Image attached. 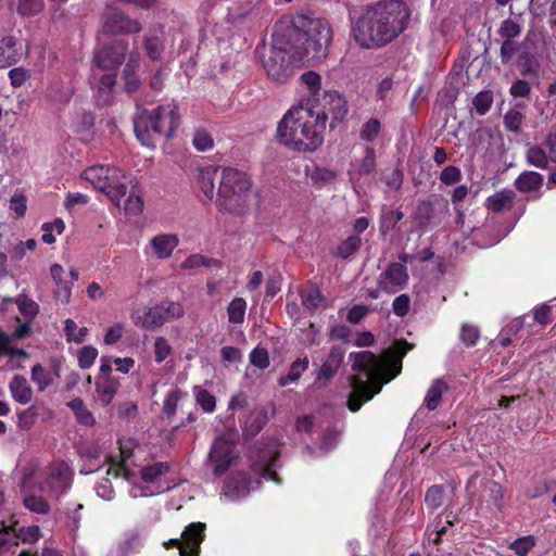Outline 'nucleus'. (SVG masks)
<instances>
[{
	"label": "nucleus",
	"mask_w": 556,
	"mask_h": 556,
	"mask_svg": "<svg viewBox=\"0 0 556 556\" xmlns=\"http://www.w3.org/2000/svg\"><path fill=\"white\" fill-rule=\"evenodd\" d=\"M554 308H556V302L541 305L534 309V319L541 325H546L552 319Z\"/></svg>",
	"instance_id": "obj_59"
},
{
	"label": "nucleus",
	"mask_w": 556,
	"mask_h": 556,
	"mask_svg": "<svg viewBox=\"0 0 556 556\" xmlns=\"http://www.w3.org/2000/svg\"><path fill=\"white\" fill-rule=\"evenodd\" d=\"M205 525L202 522L190 523L181 533V541L172 539L164 542L166 548L177 546L180 556H199L200 544L204 538Z\"/></svg>",
	"instance_id": "obj_14"
},
{
	"label": "nucleus",
	"mask_w": 556,
	"mask_h": 556,
	"mask_svg": "<svg viewBox=\"0 0 556 556\" xmlns=\"http://www.w3.org/2000/svg\"><path fill=\"white\" fill-rule=\"evenodd\" d=\"M279 447L276 441L269 440L266 443L258 444L252 452V471L265 480H273L279 483L276 473Z\"/></svg>",
	"instance_id": "obj_12"
},
{
	"label": "nucleus",
	"mask_w": 556,
	"mask_h": 556,
	"mask_svg": "<svg viewBox=\"0 0 556 556\" xmlns=\"http://www.w3.org/2000/svg\"><path fill=\"white\" fill-rule=\"evenodd\" d=\"M515 199V192L510 189H503L486 199V207L492 212H501L509 208Z\"/></svg>",
	"instance_id": "obj_30"
},
{
	"label": "nucleus",
	"mask_w": 556,
	"mask_h": 556,
	"mask_svg": "<svg viewBox=\"0 0 556 556\" xmlns=\"http://www.w3.org/2000/svg\"><path fill=\"white\" fill-rule=\"evenodd\" d=\"M543 185V176L536 172L526 170L515 180V186L520 192H531L539 190Z\"/></svg>",
	"instance_id": "obj_28"
},
{
	"label": "nucleus",
	"mask_w": 556,
	"mask_h": 556,
	"mask_svg": "<svg viewBox=\"0 0 556 556\" xmlns=\"http://www.w3.org/2000/svg\"><path fill=\"white\" fill-rule=\"evenodd\" d=\"M407 282V268L401 263L390 264L378 280L379 288L388 293H394L403 289Z\"/></svg>",
	"instance_id": "obj_17"
},
{
	"label": "nucleus",
	"mask_w": 556,
	"mask_h": 556,
	"mask_svg": "<svg viewBox=\"0 0 556 556\" xmlns=\"http://www.w3.org/2000/svg\"><path fill=\"white\" fill-rule=\"evenodd\" d=\"M119 382L113 377H101L96 382V399L102 405H109L117 393Z\"/></svg>",
	"instance_id": "obj_25"
},
{
	"label": "nucleus",
	"mask_w": 556,
	"mask_h": 556,
	"mask_svg": "<svg viewBox=\"0 0 556 556\" xmlns=\"http://www.w3.org/2000/svg\"><path fill=\"white\" fill-rule=\"evenodd\" d=\"M213 139L205 131H197L193 137V146L200 152H205L213 148Z\"/></svg>",
	"instance_id": "obj_60"
},
{
	"label": "nucleus",
	"mask_w": 556,
	"mask_h": 556,
	"mask_svg": "<svg viewBox=\"0 0 556 556\" xmlns=\"http://www.w3.org/2000/svg\"><path fill=\"white\" fill-rule=\"evenodd\" d=\"M89 332L87 327H78L77 324L68 318L64 321V333L67 342L83 343Z\"/></svg>",
	"instance_id": "obj_35"
},
{
	"label": "nucleus",
	"mask_w": 556,
	"mask_h": 556,
	"mask_svg": "<svg viewBox=\"0 0 556 556\" xmlns=\"http://www.w3.org/2000/svg\"><path fill=\"white\" fill-rule=\"evenodd\" d=\"M115 85V76L104 74L101 76L100 84L97 88L96 100L98 104L106 105L112 100V88Z\"/></svg>",
	"instance_id": "obj_32"
},
{
	"label": "nucleus",
	"mask_w": 556,
	"mask_h": 556,
	"mask_svg": "<svg viewBox=\"0 0 556 556\" xmlns=\"http://www.w3.org/2000/svg\"><path fill=\"white\" fill-rule=\"evenodd\" d=\"M184 314L185 311L180 303L163 301L148 307L144 312L132 311L130 318L134 325L147 330H153L166 323L182 317Z\"/></svg>",
	"instance_id": "obj_10"
},
{
	"label": "nucleus",
	"mask_w": 556,
	"mask_h": 556,
	"mask_svg": "<svg viewBox=\"0 0 556 556\" xmlns=\"http://www.w3.org/2000/svg\"><path fill=\"white\" fill-rule=\"evenodd\" d=\"M9 78L12 87L20 88L30 78V71L23 66L14 67L10 70Z\"/></svg>",
	"instance_id": "obj_55"
},
{
	"label": "nucleus",
	"mask_w": 556,
	"mask_h": 556,
	"mask_svg": "<svg viewBox=\"0 0 556 556\" xmlns=\"http://www.w3.org/2000/svg\"><path fill=\"white\" fill-rule=\"evenodd\" d=\"M15 303L21 314L27 317H35L39 312V305L25 294H20L15 299Z\"/></svg>",
	"instance_id": "obj_49"
},
{
	"label": "nucleus",
	"mask_w": 556,
	"mask_h": 556,
	"mask_svg": "<svg viewBox=\"0 0 556 556\" xmlns=\"http://www.w3.org/2000/svg\"><path fill=\"white\" fill-rule=\"evenodd\" d=\"M250 362L252 365L261 369L267 368L269 365V356L267 350L264 348H255L250 353Z\"/></svg>",
	"instance_id": "obj_57"
},
{
	"label": "nucleus",
	"mask_w": 556,
	"mask_h": 556,
	"mask_svg": "<svg viewBox=\"0 0 556 556\" xmlns=\"http://www.w3.org/2000/svg\"><path fill=\"white\" fill-rule=\"evenodd\" d=\"M410 11L401 0L368 5L352 23L351 36L363 49H378L397 38L407 27Z\"/></svg>",
	"instance_id": "obj_1"
},
{
	"label": "nucleus",
	"mask_w": 556,
	"mask_h": 556,
	"mask_svg": "<svg viewBox=\"0 0 556 556\" xmlns=\"http://www.w3.org/2000/svg\"><path fill=\"white\" fill-rule=\"evenodd\" d=\"M65 230V223L62 218H55L51 223H45L41 226L42 241L46 244H53L56 240L55 235L60 236Z\"/></svg>",
	"instance_id": "obj_34"
},
{
	"label": "nucleus",
	"mask_w": 556,
	"mask_h": 556,
	"mask_svg": "<svg viewBox=\"0 0 556 556\" xmlns=\"http://www.w3.org/2000/svg\"><path fill=\"white\" fill-rule=\"evenodd\" d=\"M144 47L148 55L152 60H157L163 51V45L156 37H148L144 40Z\"/></svg>",
	"instance_id": "obj_64"
},
{
	"label": "nucleus",
	"mask_w": 556,
	"mask_h": 556,
	"mask_svg": "<svg viewBox=\"0 0 556 556\" xmlns=\"http://www.w3.org/2000/svg\"><path fill=\"white\" fill-rule=\"evenodd\" d=\"M290 42L286 31L277 24L270 46L263 45L256 48L266 74L277 83H287L301 65L307 63L305 59H299L300 51L292 49Z\"/></svg>",
	"instance_id": "obj_5"
},
{
	"label": "nucleus",
	"mask_w": 556,
	"mask_h": 556,
	"mask_svg": "<svg viewBox=\"0 0 556 556\" xmlns=\"http://www.w3.org/2000/svg\"><path fill=\"white\" fill-rule=\"evenodd\" d=\"M80 178L105 193L117 207H121L128 187L134 181L123 169L110 164L91 165L80 173Z\"/></svg>",
	"instance_id": "obj_8"
},
{
	"label": "nucleus",
	"mask_w": 556,
	"mask_h": 556,
	"mask_svg": "<svg viewBox=\"0 0 556 556\" xmlns=\"http://www.w3.org/2000/svg\"><path fill=\"white\" fill-rule=\"evenodd\" d=\"M125 327L122 323H117L111 327H109L104 334V343L106 345H113L117 343L123 334H124Z\"/></svg>",
	"instance_id": "obj_58"
},
{
	"label": "nucleus",
	"mask_w": 556,
	"mask_h": 556,
	"mask_svg": "<svg viewBox=\"0 0 556 556\" xmlns=\"http://www.w3.org/2000/svg\"><path fill=\"white\" fill-rule=\"evenodd\" d=\"M260 480H248L245 475L237 472L232 475L224 488V495L230 501L244 497L251 490L258 486Z\"/></svg>",
	"instance_id": "obj_18"
},
{
	"label": "nucleus",
	"mask_w": 556,
	"mask_h": 556,
	"mask_svg": "<svg viewBox=\"0 0 556 556\" xmlns=\"http://www.w3.org/2000/svg\"><path fill=\"white\" fill-rule=\"evenodd\" d=\"M381 130V124L377 118H370L367 121L359 132V137L362 140L365 141H372L375 140Z\"/></svg>",
	"instance_id": "obj_51"
},
{
	"label": "nucleus",
	"mask_w": 556,
	"mask_h": 556,
	"mask_svg": "<svg viewBox=\"0 0 556 556\" xmlns=\"http://www.w3.org/2000/svg\"><path fill=\"white\" fill-rule=\"evenodd\" d=\"M327 121L326 111H314L303 104L292 106L278 124L277 138L290 150L316 151L324 142Z\"/></svg>",
	"instance_id": "obj_3"
},
{
	"label": "nucleus",
	"mask_w": 556,
	"mask_h": 556,
	"mask_svg": "<svg viewBox=\"0 0 556 556\" xmlns=\"http://www.w3.org/2000/svg\"><path fill=\"white\" fill-rule=\"evenodd\" d=\"M179 244V238L175 233H157L149 241L151 253L159 260H167Z\"/></svg>",
	"instance_id": "obj_19"
},
{
	"label": "nucleus",
	"mask_w": 556,
	"mask_h": 556,
	"mask_svg": "<svg viewBox=\"0 0 556 556\" xmlns=\"http://www.w3.org/2000/svg\"><path fill=\"white\" fill-rule=\"evenodd\" d=\"M442 496H443L442 489L438 485H433V486L429 488L426 493V497H425L426 504L428 505V507L434 509L441 505Z\"/></svg>",
	"instance_id": "obj_61"
},
{
	"label": "nucleus",
	"mask_w": 556,
	"mask_h": 556,
	"mask_svg": "<svg viewBox=\"0 0 556 556\" xmlns=\"http://www.w3.org/2000/svg\"><path fill=\"white\" fill-rule=\"evenodd\" d=\"M21 492L23 496L24 506L35 514L47 515L50 511V505L42 497V492L39 491L38 485L31 477L23 479Z\"/></svg>",
	"instance_id": "obj_16"
},
{
	"label": "nucleus",
	"mask_w": 556,
	"mask_h": 556,
	"mask_svg": "<svg viewBox=\"0 0 556 556\" xmlns=\"http://www.w3.org/2000/svg\"><path fill=\"white\" fill-rule=\"evenodd\" d=\"M168 470L167 463L151 462L124 467L122 476L130 485L128 492L132 498L148 497L164 492L160 480Z\"/></svg>",
	"instance_id": "obj_9"
},
{
	"label": "nucleus",
	"mask_w": 556,
	"mask_h": 556,
	"mask_svg": "<svg viewBox=\"0 0 556 556\" xmlns=\"http://www.w3.org/2000/svg\"><path fill=\"white\" fill-rule=\"evenodd\" d=\"M14 541L17 540L24 543H35L41 536L40 528L38 526L21 527L20 529H11Z\"/></svg>",
	"instance_id": "obj_42"
},
{
	"label": "nucleus",
	"mask_w": 556,
	"mask_h": 556,
	"mask_svg": "<svg viewBox=\"0 0 556 556\" xmlns=\"http://www.w3.org/2000/svg\"><path fill=\"white\" fill-rule=\"evenodd\" d=\"M22 58V49L14 37L7 36L0 39V68L9 67L20 62Z\"/></svg>",
	"instance_id": "obj_20"
},
{
	"label": "nucleus",
	"mask_w": 556,
	"mask_h": 556,
	"mask_svg": "<svg viewBox=\"0 0 556 556\" xmlns=\"http://www.w3.org/2000/svg\"><path fill=\"white\" fill-rule=\"evenodd\" d=\"M104 27L110 33H139L141 24L137 20H132L125 14H114L110 16L104 24Z\"/></svg>",
	"instance_id": "obj_23"
},
{
	"label": "nucleus",
	"mask_w": 556,
	"mask_h": 556,
	"mask_svg": "<svg viewBox=\"0 0 556 556\" xmlns=\"http://www.w3.org/2000/svg\"><path fill=\"white\" fill-rule=\"evenodd\" d=\"M124 210L127 214L130 215H138L143 210V201L135 187H131V190L125 200Z\"/></svg>",
	"instance_id": "obj_48"
},
{
	"label": "nucleus",
	"mask_w": 556,
	"mask_h": 556,
	"mask_svg": "<svg viewBox=\"0 0 556 556\" xmlns=\"http://www.w3.org/2000/svg\"><path fill=\"white\" fill-rule=\"evenodd\" d=\"M247 312V302L242 298H235L227 306L228 320L231 324H242Z\"/></svg>",
	"instance_id": "obj_38"
},
{
	"label": "nucleus",
	"mask_w": 556,
	"mask_h": 556,
	"mask_svg": "<svg viewBox=\"0 0 556 556\" xmlns=\"http://www.w3.org/2000/svg\"><path fill=\"white\" fill-rule=\"evenodd\" d=\"M334 178L336 173L325 167H315L308 174V179L311 184L317 188H321L325 185L332 182Z\"/></svg>",
	"instance_id": "obj_40"
},
{
	"label": "nucleus",
	"mask_w": 556,
	"mask_h": 556,
	"mask_svg": "<svg viewBox=\"0 0 556 556\" xmlns=\"http://www.w3.org/2000/svg\"><path fill=\"white\" fill-rule=\"evenodd\" d=\"M193 394L195 396L197 403L202 407L204 412H214L216 407V399L213 394L199 386L193 388Z\"/></svg>",
	"instance_id": "obj_45"
},
{
	"label": "nucleus",
	"mask_w": 556,
	"mask_h": 556,
	"mask_svg": "<svg viewBox=\"0 0 556 556\" xmlns=\"http://www.w3.org/2000/svg\"><path fill=\"white\" fill-rule=\"evenodd\" d=\"M96 492L99 497L105 501H111L115 495L112 482L108 478H104L97 483Z\"/></svg>",
	"instance_id": "obj_63"
},
{
	"label": "nucleus",
	"mask_w": 556,
	"mask_h": 556,
	"mask_svg": "<svg viewBox=\"0 0 556 556\" xmlns=\"http://www.w3.org/2000/svg\"><path fill=\"white\" fill-rule=\"evenodd\" d=\"M177 105L173 102L157 106L152 112H140L134 128L137 139L144 147H154L153 135L170 137L178 126Z\"/></svg>",
	"instance_id": "obj_7"
},
{
	"label": "nucleus",
	"mask_w": 556,
	"mask_h": 556,
	"mask_svg": "<svg viewBox=\"0 0 556 556\" xmlns=\"http://www.w3.org/2000/svg\"><path fill=\"white\" fill-rule=\"evenodd\" d=\"M173 353V346L165 337H156L153 342L154 361L157 364L163 363Z\"/></svg>",
	"instance_id": "obj_43"
},
{
	"label": "nucleus",
	"mask_w": 556,
	"mask_h": 556,
	"mask_svg": "<svg viewBox=\"0 0 556 556\" xmlns=\"http://www.w3.org/2000/svg\"><path fill=\"white\" fill-rule=\"evenodd\" d=\"M98 350L93 346V345H85L83 346L81 349H79L77 351V362H78V366L81 368V369H88L90 368L97 357H98Z\"/></svg>",
	"instance_id": "obj_46"
},
{
	"label": "nucleus",
	"mask_w": 556,
	"mask_h": 556,
	"mask_svg": "<svg viewBox=\"0 0 556 556\" xmlns=\"http://www.w3.org/2000/svg\"><path fill=\"white\" fill-rule=\"evenodd\" d=\"M255 201L251 177L236 167H222L217 189L216 205L220 211L241 214Z\"/></svg>",
	"instance_id": "obj_6"
},
{
	"label": "nucleus",
	"mask_w": 556,
	"mask_h": 556,
	"mask_svg": "<svg viewBox=\"0 0 556 556\" xmlns=\"http://www.w3.org/2000/svg\"><path fill=\"white\" fill-rule=\"evenodd\" d=\"M126 47L115 45L100 50L94 56V64L100 68H111L119 65L125 58Z\"/></svg>",
	"instance_id": "obj_22"
},
{
	"label": "nucleus",
	"mask_w": 556,
	"mask_h": 556,
	"mask_svg": "<svg viewBox=\"0 0 556 556\" xmlns=\"http://www.w3.org/2000/svg\"><path fill=\"white\" fill-rule=\"evenodd\" d=\"M534 546L535 539L533 535L518 538L509 544V548L514 551L517 556H527Z\"/></svg>",
	"instance_id": "obj_47"
},
{
	"label": "nucleus",
	"mask_w": 556,
	"mask_h": 556,
	"mask_svg": "<svg viewBox=\"0 0 556 556\" xmlns=\"http://www.w3.org/2000/svg\"><path fill=\"white\" fill-rule=\"evenodd\" d=\"M290 39L291 48L300 51L299 59L307 63H321L328 58L333 31L330 23L321 17L296 14L278 23Z\"/></svg>",
	"instance_id": "obj_4"
},
{
	"label": "nucleus",
	"mask_w": 556,
	"mask_h": 556,
	"mask_svg": "<svg viewBox=\"0 0 556 556\" xmlns=\"http://www.w3.org/2000/svg\"><path fill=\"white\" fill-rule=\"evenodd\" d=\"M42 0H17L16 10L22 15H35L42 10Z\"/></svg>",
	"instance_id": "obj_54"
},
{
	"label": "nucleus",
	"mask_w": 556,
	"mask_h": 556,
	"mask_svg": "<svg viewBox=\"0 0 556 556\" xmlns=\"http://www.w3.org/2000/svg\"><path fill=\"white\" fill-rule=\"evenodd\" d=\"M67 406L73 410L79 424L91 426L94 424V418L91 412L86 407L80 399H74L67 403Z\"/></svg>",
	"instance_id": "obj_37"
},
{
	"label": "nucleus",
	"mask_w": 556,
	"mask_h": 556,
	"mask_svg": "<svg viewBox=\"0 0 556 556\" xmlns=\"http://www.w3.org/2000/svg\"><path fill=\"white\" fill-rule=\"evenodd\" d=\"M300 84L312 98H316L321 90V76L315 71L304 72Z\"/></svg>",
	"instance_id": "obj_33"
},
{
	"label": "nucleus",
	"mask_w": 556,
	"mask_h": 556,
	"mask_svg": "<svg viewBox=\"0 0 556 556\" xmlns=\"http://www.w3.org/2000/svg\"><path fill=\"white\" fill-rule=\"evenodd\" d=\"M31 380L37 384L39 391H45L53 383L51 372L46 370L41 365L37 364L31 368Z\"/></svg>",
	"instance_id": "obj_44"
},
{
	"label": "nucleus",
	"mask_w": 556,
	"mask_h": 556,
	"mask_svg": "<svg viewBox=\"0 0 556 556\" xmlns=\"http://www.w3.org/2000/svg\"><path fill=\"white\" fill-rule=\"evenodd\" d=\"M237 438V432L230 430L214 440L208 454V462L213 466L215 476L224 475L238 462Z\"/></svg>",
	"instance_id": "obj_11"
},
{
	"label": "nucleus",
	"mask_w": 556,
	"mask_h": 556,
	"mask_svg": "<svg viewBox=\"0 0 556 556\" xmlns=\"http://www.w3.org/2000/svg\"><path fill=\"white\" fill-rule=\"evenodd\" d=\"M10 392L12 397L20 404H28L33 397V391L26 378L23 376H14L10 382Z\"/></svg>",
	"instance_id": "obj_27"
},
{
	"label": "nucleus",
	"mask_w": 556,
	"mask_h": 556,
	"mask_svg": "<svg viewBox=\"0 0 556 556\" xmlns=\"http://www.w3.org/2000/svg\"><path fill=\"white\" fill-rule=\"evenodd\" d=\"M218 172L220 173L218 167L213 165L199 168L198 170V186L200 190L204 193V195L211 201H216L217 198L215 180L217 177L219 178Z\"/></svg>",
	"instance_id": "obj_21"
},
{
	"label": "nucleus",
	"mask_w": 556,
	"mask_h": 556,
	"mask_svg": "<svg viewBox=\"0 0 556 556\" xmlns=\"http://www.w3.org/2000/svg\"><path fill=\"white\" fill-rule=\"evenodd\" d=\"M324 298L320 291L316 288H311L302 293V303L307 308H317L323 305Z\"/></svg>",
	"instance_id": "obj_52"
},
{
	"label": "nucleus",
	"mask_w": 556,
	"mask_h": 556,
	"mask_svg": "<svg viewBox=\"0 0 556 556\" xmlns=\"http://www.w3.org/2000/svg\"><path fill=\"white\" fill-rule=\"evenodd\" d=\"M359 245L361 238L358 236H351L338 247V255L342 258H348L358 250Z\"/></svg>",
	"instance_id": "obj_53"
},
{
	"label": "nucleus",
	"mask_w": 556,
	"mask_h": 556,
	"mask_svg": "<svg viewBox=\"0 0 556 556\" xmlns=\"http://www.w3.org/2000/svg\"><path fill=\"white\" fill-rule=\"evenodd\" d=\"M134 446L135 443L131 439L119 441L121 462L113 463L108 469V475L119 477L123 475L124 467H130L128 460L131 456Z\"/></svg>",
	"instance_id": "obj_29"
},
{
	"label": "nucleus",
	"mask_w": 556,
	"mask_h": 556,
	"mask_svg": "<svg viewBox=\"0 0 556 556\" xmlns=\"http://www.w3.org/2000/svg\"><path fill=\"white\" fill-rule=\"evenodd\" d=\"M307 367H308V358L307 357L295 359L292 363L288 375L279 380V384L285 387L291 382L296 381L301 377V375L307 369Z\"/></svg>",
	"instance_id": "obj_41"
},
{
	"label": "nucleus",
	"mask_w": 556,
	"mask_h": 556,
	"mask_svg": "<svg viewBox=\"0 0 556 556\" xmlns=\"http://www.w3.org/2000/svg\"><path fill=\"white\" fill-rule=\"evenodd\" d=\"M50 275L55 283V296L62 303H68L72 296V288L78 280V273L72 268L68 274L65 273L62 265L55 263L50 267Z\"/></svg>",
	"instance_id": "obj_15"
},
{
	"label": "nucleus",
	"mask_w": 556,
	"mask_h": 556,
	"mask_svg": "<svg viewBox=\"0 0 556 556\" xmlns=\"http://www.w3.org/2000/svg\"><path fill=\"white\" fill-rule=\"evenodd\" d=\"M72 470L65 463L53 465L49 470L35 481L40 492L48 497L59 498L65 493L72 482Z\"/></svg>",
	"instance_id": "obj_13"
},
{
	"label": "nucleus",
	"mask_w": 556,
	"mask_h": 556,
	"mask_svg": "<svg viewBox=\"0 0 556 556\" xmlns=\"http://www.w3.org/2000/svg\"><path fill=\"white\" fill-rule=\"evenodd\" d=\"M376 167V153L372 148H367L365 150L364 159L359 165L361 174H370Z\"/></svg>",
	"instance_id": "obj_62"
},
{
	"label": "nucleus",
	"mask_w": 556,
	"mask_h": 556,
	"mask_svg": "<svg viewBox=\"0 0 556 556\" xmlns=\"http://www.w3.org/2000/svg\"><path fill=\"white\" fill-rule=\"evenodd\" d=\"M352 368L362 377L351 378L352 393L348 401L351 412H357L364 402L378 394L382 384L388 383L401 371V359L393 358L389 353L376 356L369 351L350 354Z\"/></svg>",
	"instance_id": "obj_2"
},
{
	"label": "nucleus",
	"mask_w": 556,
	"mask_h": 556,
	"mask_svg": "<svg viewBox=\"0 0 556 556\" xmlns=\"http://www.w3.org/2000/svg\"><path fill=\"white\" fill-rule=\"evenodd\" d=\"M527 163L538 168H546L548 166V156L545 151L536 146H530L526 152Z\"/></svg>",
	"instance_id": "obj_39"
},
{
	"label": "nucleus",
	"mask_w": 556,
	"mask_h": 556,
	"mask_svg": "<svg viewBox=\"0 0 556 556\" xmlns=\"http://www.w3.org/2000/svg\"><path fill=\"white\" fill-rule=\"evenodd\" d=\"M446 390H447L446 382L441 378L435 379L427 391V394H426L425 401H424L425 406L429 410H434L439 406L441 399H442V394Z\"/></svg>",
	"instance_id": "obj_31"
},
{
	"label": "nucleus",
	"mask_w": 556,
	"mask_h": 556,
	"mask_svg": "<svg viewBox=\"0 0 556 556\" xmlns=\"http://www.w3.org/2000/svg\"><path fill=\"white\" fill-rule=\"evenodd\" d=\"M324 101V108L332 115L333 121L343 119L348 113V106L341 93L334 90L325 91Z\"/></svg>",
	"instance_id": "obj_24"
},
{
	"label": "nucleus",
	"mask_w": 556,
	"mask_h": 556,
	"mask_svg": "<svg viewBox=\"0 0 556 556\" xmlns=\"http://www.w3.org/2000/svg\"><path fill=\"white\" fill-rule=\"evenodd\" d=\"M343 361V353L340 350L332 349L320 366L316 379L318 381H327L338 371Z\"/></svg>",
	"instance_id": "obj_26"
},
{
	"label": "nucleus",
	"mask_w": 556,
	"mask_h": 556,
	"mask_svg": "<svg viewBox=\"0 0 556 556\" xmlns=\"http://www.w3.org/2000/svg\"><path fill=\"white\" fill-rule=\"evenodd\" d=\"M493 94L490 90L480 91L473 99V108L479 115H484L492 106Z\"/></svg>",
	"instance_id": "obj_50"
},
{
	"label": "nucleus",
	"mask_w": 556,
	"mask_h": 556,
	"mask_svg": "<svg viewBox=\"0 0 556 556\" xmlns=\"http://www.w3.org/2000/svg\"><path fill=\"white\" fill-rule=\"evenodd\" d=\"M523 115L519 111L510 110L504 115L505 127L513 132H518L521 128Z\"/></svg>",
	"instance_id": "obj_56"
},
{
	"label": "nucleus",
	"mask_w": 556,
	"mask_h": 556,
	"mask_svg": "<svg viewBox=\"0 0 556 556\" xmlns=\"http://www.w3.org/2000/svg\"><path fill=\"white\" fill-rule=\"evenodd\" d=\"M9 210L15 218H23L27 212V197L23 190H15L10 198Z\"/></svg>",
	"instance_id": "obj_36"
}]
</instances>
